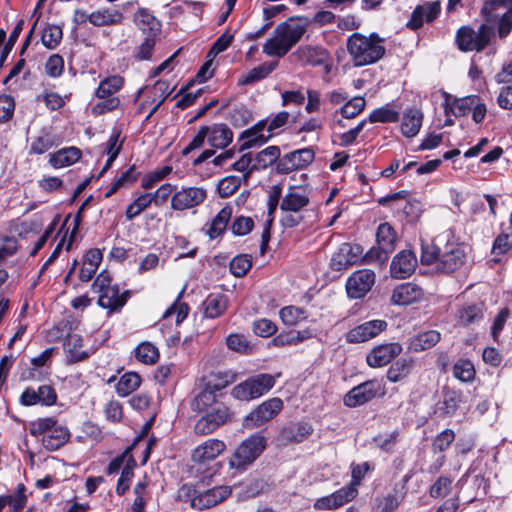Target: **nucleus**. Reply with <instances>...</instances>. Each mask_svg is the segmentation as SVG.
<instances>
[{"label": "nucleus", "mask_w": 512, "mask_h": 512, "mask_svg": "<svg viewBox=\"0 0 512 512\" xmlns=\"http://www.w3.org/2000/svg\"><path fill=\"white\" fill-rule=\"evenodd\" d=\"M58 144L59 141L56 135L42 129L39 135L32 138L29 144L28 155H43Z\"/></svg>", "instance_id": "38"}, {"label": "nucleus", "mask_w": 512, "mask_h": 512, "mask_svg": "<svg viewBox=\"0 0 512 512\" xmlns=\"http://www.w3.org/2000/svg\"><path fill=\"white\" fill-rule=\"evenodd\" d=\"M231 493L232 488L230 486H217L193 496L190 500V504L194 509H209L223 502L231 495Z\"/></svg>", "instance_id": "23"}, {"label": "nucleus", "mask_w": 512, "mask_h": 512, "mask_svg": "<svg viewBox=\"0 0 512 512\" xmlns=\"http://www.w3.org/2000/svg\"><path fill=\"white\" fill-rule=\"evenodd\" d=\"M387 327L388 322L383 319L365 321L350 329L346 333L345 339L350 344L367 342L386 331Z\"/></svg>", "instance_id": "15"}, {"label": "nucleus", "mask_w": 512, "mask_h": 512, "mask_svg": "<svg viewBox=\"0 0 512 512\" xmlns=\"http://www.w3.org/2000/svg\"><path fill=\"white\" fill-rule=\"evenodd\" d=\"M63 38L62 28L55 24H47L41 33V43L49 50L56 49Z\"/></svg>", "instance_id": "55"}, {"label": "nucleus", "mask_w": 512, "mask_h": 512, "mask_svg": "<svg viewBox=\"0 0 512 512\" xmlns=\"http://www.w3.org/2000/svg\"><path fill=\"white\" fill-rule=\"evenodd\" d=\"M512 250V235L507 232L499 233L493 240L491 247V255L493 258L491 262L500 264L503 256L507 255Z\"/></svg>", "instance_id": "45"}, {"label": "nucleus", "mask_w": 512, "mask_h": 512, "mask_svg": "<svg viewBox=\"0 0 512 512\" xmlns=\"http://www.w3.org/2000/svg\"><path fill=\"white\" fill-rule=\"evenodd\" d=\"M281 150L280 147L277 145H271L263 150L259 151L254 156V162H253V170L261 171L265 170L268 167L274 165V168L277 166L279 161L281 160Z\"/></svg>", "instance_id": "37"}, {"label": "nucleus", "mask_w": 512, "mask_h": 512, "mask_svg": "<svg viewBox=\"0 0 512 512\" xmlns=\"http://www.w3.org/2000/svg\"><path fill=\"white\" fill-rule=\"evenodd\" d=\"M297 60L303 65L312 67L322 66L326 75H329L333 67V59L330 52L321 45H302L294 52Z\"/></svg>", "instance_id": "11"}, {"label": "nucleus", "mask_w": 512, "mask_h": 512, "mask_svg": "<svg viewBox=\"0 0 512 512\" xmlns=\"http://www.w3.org/2000/svg\"><path fill=\"white\" fill-rule=\"evenodd\" d=\"M464 403L465 396L461 389L444 385L435 404L434 414L441 419L454 417Z\"/></svg>", "instance_id": "12"}, {"label": "nucleus", "mask_w": 512, "mask_h": 512, "mask_svg": "<svg viewBox=\"0 0 512 512\" xmlns=\"http://www.w3.org/2000/svg\"><path fill=\"white\" fill-rule=\"evenodd\" d=\"M366 106V100L364 97L356 96L350 100H347L344 105L336 111L340 113L345 119H353L357 117Z\"/></svg>", "instance_id": "58"}, {"label": "nucleus", "mask_w": 512, "mask_h": 512, "mask_svg": "<svg viewBox=\"0 0 512 512\" xmlns=\"http://www.w3.org/2000/svg\"><path fill=\"white\" fill-rule=\"evenodd\" d=\"M233 208L231 205H225L211 220L206 234L211 240L221 237L227 229L228 223L232 217Z\"/></svg>", "instance_id": "35"}, {"label": "nucleus", "mask_w": 512, "mask_h": 512, "mask_svg": "<svg viewBox=\"0 0 512 512\" xmlns=\"http://www.w3.org/2000/svg\"><path fill=\"white\" fill-rule=\"evenodd\" d=\"M174 88H171L170 83L167 80H157L153 87L152 91L154 96L160 98L159 101L153 106L148 115L146 116V121L158 110L164 100L172 93Z\"/></svg>", "instance_id": "61"}, {"label": "nucleus", "mask_w": 512, "mask_h": 512, "mask_svg": "<svg viewBox=\"0 0 512 512\" xmlns=\"http://www.w3.org/2000/svg\"><path fill=\"white\" fill-rule=\"evenodd\" d=\"M207 198L203 188L187 187L176 191L171 197V208L175 211H184L202 204Z\"/></svg>", "instance_id": "18"}, {"label": "nucleus", "mask_w": 512, "mask_h": 512, "mask_svg": "<svg viewBox=\"0 0 512 512\" xmlns=\"http://www.w3.org/2000/svg\"><path fill=\"white\" fill-rule=\"evenodd\" d=\"M234 413L225 403L217 404L203 415L195 424L194 431L198 435H207L229 422Z\"/></svg>", "instance_id": "10"}, {"label": "nucleus", "mask_w": 512, "mask_h": 512, "mask_svg": "<svg viewBox=\"0 0 512 512\" xmlns=\"http://www.w3.org/2000/svg\"><path fill=\"white\" fill-rule=\"evenodd\" d=\"M417 267V257L412 250L405 249L398 252L390 264V275L395 279L410 277Z\"/></svg>", "instance_id": "22"}, {"label": "nucleus", "mask_w": 512, "mask_h": 512, "mask_svg": "<svg viewBox=\"0 0 512 512\" xmlns=\"http://www.w3.org/2000/svg\"><path fill=\"white\" fill-rule=\"evenodd\" d=\"M491 23L485 21L478 26L477 30L471 25L460 26L455 33V44L458 50L464 53L484 51L495 35V28Z\"/></svg>", "instance_id": "2"}, {"label": "nucleus", "mask_w": 512, "mask_h": 512, "mask_svg": "<svg viewBox=\"0 0 512 512\" xmlns=\"http://www.w3.org/2000/svg\"><path fill=\"white\" fill-rule=\"evenodd\" d=\"M467 254L462 244L447 241L436 263L435 270L441 274H452L466 263Z\"/></svg>", "instance_id": "7"}, {"label": "nucleus", "mask_w": 512, "mask_h": 512, "mask_svg": "<svg viewBox=\"0 0 512 512\" xmlns=\"http://www.w3.org/2000/svg\"><path fill=\"white\" fill-rule=\"evenodd\" d=\"M384 39L376 32L369 36L354 32L346 41V48L355 67L377 63L386 53Z\"/></svg>", "instance_id": "1"}, {"label": "nucleus", "mask_w": 512, "mask_h": 512, "mask_svg": "<svg viewBox=\"0 0 512 512\" xmlns=\"http://www.w3.org/2000/svg\"><path fill=\"white\" fill-rule=\"evenodd\" d=\"M443 97L445 115L453 114L457 118L470 114L473 103L480 100V96L478 95H468L466 97L457 98L447 92H443Z\"/></svg>", "instance_id": "26"}, {"label": "nucleus", "mask_w": 512, "mask_h": 512, "mask_svg": "<svg viewBox=\"0 0 512 512\" xmlns=\"http://www.w3.org/2000/svg\"><path fill=\"white\" fill-rule=\"evenodd\" d=\"M363 248L357 243H342L330 260V268L333 271H343L356 264L365 263L363 260Z\"/></svg>", "instance_id": "13"}, {"label": "nucleus", "mask_w": 512, "mask_h": 512, "mask_svg": "<svg viewBox=\"0 0 512 512\" xmlns=\"http://www.w3.org/2000/svg\"><path fill=\"white\" fill-rule=\"evenodd\" d=\"M228 296L223 293H210L203 302L206 318L215 319L222 316L228 308Z\"/></svg>", "instance_id": "36"}, {"label": "nucleus", "mask_w": 512, "mask_h": 512, "mask_svg": "<svg viewBox=\"0 0 512 512\" xmlns=\"http://www.w3.org/2000/svg\"><path fill=\"white\" fill-rule=\"evenodd\" d=\"M424 114L416 107H407L402 115L401 132L406 138L415 137L423 123Z\"/></svg>", "instance_id": "29"}, {"label": "nucleus", "mask_w": 512, "mask_h": 512, "mask_svg": "<svg viewBox=\"0 0 512 512\" xmlns=\"http://www.w3.org/2000/svg\"><path fill=\"white\" fill-rule=\"evenodd\" d=\"M30 433L41 437L44 448H61L70 439L69 429L52 417L39 418L30 424Z\"/></svg>", "instance_id": "3"}, {"label": "nucleus", "mask_w": 512, "mask_h": 512, "mask_svg": "<svg viewBox=\"0 0 512 512\" xmlns=\"http://www.w3.org/2000/svg\"><path fill=\"white\" fill-rule=\"evenodd\" d=\"M242 179L239 176L229 175L219 181L217 191L221 198L232 196L241 186Z\"/></svg>", "instance_id": "63"}, {"label": "nucleus", "mask_w": 512, "mask_h": 512, "mask_svg": "<svg viewBox=\"0 0 512 512\" xmlns=\"http://www.w3.org/2000/svg\"><path fill=\"white\" fill-rule=\"evenodd\" d=\"M500 8H506L512 13V0H483L480 15L486 22H496L495 12Z\"/></svg>", "instance_id": "49"}, {"label": "nucleus", "mask_w": 512, "mask_h": 512, "mask_svg": "<svg viewBox=\"0 0 512 512\" xmlns=\"http://www.w3.org/2000/svg\"><path fill=\"white\" fill-rule=\"evenodd\" d=\"M82 347L83 339L80 335L69 334L65 338L63 342V348L67 353V359L69 363L84 361L89 357V354L86 351H83Z\"/></svg>", "instance_id": "40"}, {"label": "nucleus", "mask_w": 512, "mask_h": 512, "mask_svg": "<svg viewBox=\"0 0 512 512\" xmlns=\"http://www.w3.org/2000/svg\"><path fill=\"white\" fill-rule=\"evenodd\" d=\"M223 396H225V394H217V392L212 389H208V387L203 384L201 391L197 394L192 402V407L194 410L199 412L208 411L209 408L222 403L219 401V398Z\"/></svg>", "instance_id": "42"}, {"label": "nucleus", "mask_w": 512, "mask_h": 512, "mask_svg": "<svg viewBox=\"0 0 512 512\" xmlns=\"http://www.w3.org/2000/svg\"><path fill=\"white\" fill-rule=\"evenodd\" d=\"M133 21L142 33L149 36H159L162 24L148 8H139L133 16Z\"/></svg>", "instance_id": "28"}, {"label": "nucleus", "mask_w": 512, "mask_h": 512, "mask_svg": "<svg viewBox=\"0 0 512 512\" xmlns=\"http://www.w3.org/2000/svg\"><path fill=\"white\" fill-rule=\"evenodd\" d=\"M237 373L231 369L211 371L202 379V383L215 392H221L237 380Z\"/></svg>", "instance_id": "32"}, {"label": "nucleus", "mask_w": 512, "mask_h": 512, "mask_svg": "<svg viewBox=\"0 0 512 512\" xmlns=\"http://www.w3.org/2000/svg\"><path fill=\"white\" fill-rule=\"evenodd\" d=\"M279 316L284 325L293 327L308 318V312L302 307L294 305L285 306L280 309Z\"/></svg>", "instance_id": "48"}, {"label": "nucleus", "mask_w": 512, "mask_h": 512, "mask_svg": "<svg viewBox=\"0 0 512 512\" xmlns=\"http://www.w3.org/2000/svg\"><path fill=\"white\" fill-rule=\"evenodd\" d=\"M399 119V112L391 109L390 104L376 108L368 115V121L370 123H396Z\"/></svg>", "instance_id": "56"}, {"label": "nucleus", "mask_w": 512, "mask_h": 512, "mask_svg": "<svg viewBox=\"0 0 512 512\" xmlns=\"http://www.w3.org/2000/svg\"><path fill=\"white\" fill-rule=\"evenodd\" d=\"M259 450H234L229 458L230 468L236 470H245L247 466L251 465L260 455Z\"/></svg>", "instance_id": "50"}, {"label": "nucleus", "mask_w": 512, "mask_h": 512, "mask_svg": "<svg viewBox=\"0 0 512 512\" xmlns=\"http://www.w3.org/2000/svg\"><path fill=\"white\" fill-rule=\"evenodd\" d=\"M125 80L120 75H110L102 79L95 91L99 99L118 98L115 96L124 86Z\"/></svg>", "instance_id": "41"}, {"label": "nucleus", "mask_w": 512, "mask_h": 512, "mask_svg": "<svg viewBox=\"0 0 512 512\" xmlns=\"http://www.w3.org/2000/svg\"><path fill=\"white\" fill-rule=\"evenodd\" d=\"M153 203L150 192L141 193L125 210V218L128 221L135 219Z\"/></svg>", "instance_id": "54"}, {"label": "nucleus", "mask_w": 512, "mask_h": 512, "mask_svg": "<svg viewBox=\"0 0 512 512\" xmlns=\"http://www.w3.org/2000/svg\"><path fill=\"white\" fill-rule=\"evenodd\" d=\"M397 233L388 222L381 223L376 231V245L363 256L365 263H385L396 249Z\"/></svg>", "instance_id": "4"}, {"label": "nucleus", "mask_w": 512, "mask_h": 512, "mask_svg": "<svg viewBox=\"0 0 512 512\" xmlns=\"http://www.w3.org/2000/svg\"><path fill=\"white\" fill-rule=\"evenodd\" d=\"M441 13L440 1L426 2L423 5H417L411 13L410 19L406 23V27L412 31L420 29L424 21L427 23L434 22Z\"/></svg>", "instance_id": "21"}, {"label": "nucleus", "mask_w": 512, "mask_h": 512, "mask_svg": "<svg viewBox=\"0 0 512 512\" xmlns=\"http://www.w3.org/2000/svg\"><path fill=\"white\" fill-rule=\"evenodd\" d=\"M310 203V199L305 194L295 191V187L291 186L280 203V209L286 212H299Z\"/></svg>", "instance_id": "43"}, {"label": "nucleus", "mask_w": 512, "mask_h": 512, "mask_svg": "<svg viewBox=\"0 0 512 512\" xmlns=\"http://www.w3.org/2000/svg\"><path fill=\"white\" fill-rule=\"evenodd\" d=\"M232 130L224 123H215L209 126L207 135L208 144L214 149H225L233 141Z\"/></svg>", "instance_id": "33"}, {"label": "nucleus", "mask_w": 512, "mask_h": 512, "mask_svg": "<svg viewBox=\"0 0 512 512\" xmlns=\"http://www.w3.org/2000/svg\"><path fill=\"white\" fill-rule=\"evenodd\" d=\"M267 123L268 118L261 119L251 127L242 131L238 137V141L241 142L238 147V152L241 153L251 148L261 147L269 142L271 135L263 133L266 129Z\"/></svg>", "instance_id": "17"}, {"label": "nucleus", "mask_w": 512, "mask_h": 512, "mask_svg": "<svg viewBox=\"0 0 512 512\" xmlns=\"http://www.w3.org/2000/svg\"><path fill=\"white\" fill-rule=\"evenodd\" d=\"M313 431L312 425L306 421H291L280 429L277 440L284 445L297 444L309 438Z\"/></svg>", "instance_id": "20"}, {"label": "nucleus", "mask_w": 512, "mask_h": 512, "mask_svg": "<svg viewBox=\"0 0 512 512\" xmlns=\"http://www.w3.org/2000/svg\"><path fill=\"white\" fill-rule=\"evenodd\" d=\"M123 18L124 16L120 11L105 8L92 12L90 23L97 27L117 25L122 23Z\"/></svg>", "instance_id": "46"}, {"label": "nucleus", "mask_w": 512, "mask_h": 512, "mask_svg": "<svg viewBox=\"0 0 512 512\" xmlns=\"http://www.w3.org/2000/svg\"><path fill=\"white\" fill-rule=\"evenodd\" d=\"M135 358L146 365H152L159 359V350L152 343L145 341L136 346L134 349Z\"/></svg>", "instance_id": "52"}, {"label": "nucleus", "mask_w": 512, "mask_h": 512, "mask_svg": "<svg viewBox=\"0 0 512 512\" xmlns=\"http://www.w3.org/2000/svg\"><path fill=\"white\" fill-rule=\"evenodd\" d=\"M423 289L417 284L406 282L397 285L391 295V303L398 306H408L423 298Z\"/></svg>", "instance_id": "25"}, {"label": "nucleus", "mask_w": 512, "mask_h": 512, "mask_svg": "<svg viewBox=\"0 0 512 512\" xmlns=\"http://www.w3.org/2000/svg\"><path fill=\"white\" fill-rule=\"evenodd\" d=\"M315 155V148L312 146L285 153L274 168V171L277 174L286 175L294 171L306 169L314 161Z\"/></svg>", "instance_id": "9"}, {"label": "nucleus", "mask_w": 512, "mask_h": 512, "mask_svg": "<svg viewBox=\"0 0 512 512\" xmlns=\"http://www.w3.org/2000/svg\"><path fill=\"white\" fill-rule=\"evenodd\" d=\"M142 379L136 372H126L118 380L115 390L120 397H126L133 393L140 385Z\"/></svg>", "instance_id": "47"}, {"label": "nucleus", "mask_w": 512, "mask_h": 512, "mask_svg": "<svg viewBox=\"0 0 512 512\" xmlns=\"http://www.w3.org/2000/svg\"><path fill=\"white\" fill-rule=\"evenodd\" d=\"M283 406V401L279 397L263 401L243 419V427L253 429L266 424L281 412Z\"/></svg>", "instance_id": "8"}, {"label": "nucleus", "mask_w": 512, "mask_h": 512, "mask_svg": "<svg viewBox=\"0 0 512 512\" xmlns=\"http://www.w3.org/2000/svg\"><path fill=\"white\" fill-rule=\"evenodd\" d=\"M172 172V166L165 165L145 174L141 180V187L145 190L152 189L158 182L165 179Z\"/></svg>", "instance_id": "62"}, {"label": "nucleus", "mask_w": 512, "mask_h": 512, "mask_svg": "<svg viewBox=\"0 0 512 512\" xmlns=\"http://www.w3.org/2000/svg\"><path fill=\"white\" fill-rule=\"evenodd\" d=\"M45 73L51 78H59L65 70V62L60 54H52L44 64Z\"/></svg>", "instance_id": "64"}, {"label": "nucleus", "mask_w": 512, "mask_h": 512, "mask_svg": "<svg viewBox=\"0 0 512 512\" xmlns=\"http://www.w3.org/2000/svg\"><path fill=\"white\" fill-rule=\"evenodd\" d=\"M402 350V345L398 342L380 344L367 354L366 362L372 368L383 367L398 357Z\"/></svg>", "instance_id": "19"}, {"label": "nucleus", "mask_w": 512, "mask_h": 512, "mask_svg": "<svg viewBox=\"0 0 512 512\" xmlns=\"http://www.w3.org/2000/svg\"><path fill=\"white\" fill-rule=\"evenodd\" d=\"M308 24V19L305 17H291L287 21L278 24L274 34L279 36L282 42L291 50L301 40Z\"/></svg>", "instance_id": "14"}, {"label": "nucleus", "mask_w": 512, "mask_h": 512, "mask_svg": "<svg viewBox=\"0 0 512 512\" xmlns=\"http://www.w3.org/2000/svg\"><path fill=\"white\" fill-rule=\"evenodd\" d=\"M442 249L443 246L438 244L436 240H421L420 263L425 266H429L432 264L436 266Z\"/></svg>", "instance_id": "51"}, {"label": "nucleus", "mask_w": 512, "mask_h": 512, "mask_svg": "<svg viewBox=\"0 0 512 512\" xmlns=\"http://www.w3.org/2000/svg\"><path fill=\"white\" fill-rule=\"evenodd\" d=\"M182 293H180L170 307L163 313L162 318L167 319L168 317L176 314L175 322L177 325L181 324L188 316L190 307L187 303L181 302L180 299Z\"/></svg>", "instance_id": "60"}, {"label": "nucleus", "mask_w": 512, "mask_h": 512, "mask_svg": "<svg viewBox=\"0 0 512 512\" xmlns=\"http://www.w3.org/2000/svg\"><path fill=\"white\" fill-rule=\"evenodd\" d=\"M415 367L413 357H403L394 361L386 371V378L391 383L405 381L412 373Z\"/></svg>", "instance_id": "31"}, {"label": "nucleus", "mask_w": 512, "mask_h": 512, "mask_svg": "<svg viewBox=\"0 0 512 512\" xmlns=\"http://www.w3.org/2000/svg\"><path fill=\"white\" fill-rule=\"evenodd\" d=\"M484 318V304L473 303L464 305L457 309L456 320L460 326L468 327L472 324L479 323Z\"/></svg>", "instance_id": "34"}, {"label": "nucleus", "mask_w": 512, "mask_h": 512, "mask_svg": "<svg viewBox=\"0 0 512 512\" xmlns=\"http://www.w3.org/2000/svg\"><path fill=\"white\" fill-rule=\"evenodd\" d=\"M375 283V273L370 269L355 271L346 281L345 288L350 299L363 298Z\"/></svg>", "instance_id": "16"}, {"label": "nucleus", "mask_w": 512, "mask_h": 512, "mask_svg": "<svg viewBox=\"0 0 512 512\" xmlns=\"http://www.w3.org/2000/svg\"><path fill=\"white\" fill-rule=\"evenodd\" d=\"M82 157V151L76 146L64 147L49 154L48 163L54 169L71 166Z\"/></svg>", "instance_id": "30"}, {"label": "nucleus", "mask_w": 512, "mask_h": 512, "mask_svg": "<svg viewBox=\"0 0 512 512\" xmlns=\"http://www.w3.org/2000/svg\"><path fill=\"white\" fill-rule=\"evenodd\" d=\"M453 376L463 383L475 380L476 370L471 360L461 358L453 365Z\"/></svg>", "instance_id": "53"}, {"label": "nucleus", "mask_w": 512, "mask_h": 512, "mask_svg": "<svg viewBox=\"0 0 512 512\" xmlns=\"http://www.w3.org/2000/svg\"><path fill=\"white\" fill-rule=\"evenodd\" d=\"M98 295V305L114 312L121 309L127 303L130 291L125 290L123 293H120L118 284H113Z\"/></svg>", "instance_id": "27"}, {"label": "nucleus", "mask_w": 512, "mask_h": 512, "mask_svg": "<svg viewBox=\"0 0 512 512\" xmlns=\"http://www.w3.org/2000/svg\"><path fill=\"white\" fill-rule=\"evenodd\" d=\"M384 387L380 380L374 378L364 381L351 388L343 396V404L348 408L365 405L373 399L384 395Z\"/></svg>", "instance_id": "6"}, {"label": "nucleus", "mask_w": 512, "mask_h": 512, "mask_svg": "<svg viewBox=\"0 0 512 512\" xmlns=\"http://www.w3.org/2000/svg\"><path fill=\"white\" fill-rule=\"evenodd\" d=\"M441 340L440 332L427 330L414 336L409 343V348L414 352H421L433 348Z\"/></svg>", "instance_id": "44"}, {"label": "nucleus", "mask_w": 512, "mask_h": 512, "mask_svg": "<svg viewBox=\"0 0 512 512\" xmlns=\"http://www.w3.org/2000/svg\"><path fill=\"white\" fill-rule=\"evenodd\" d=\"M158 36H145L143 41L138 45L134 52L132 57L136 61H148L151 60L153 56V52L155 49L156 41Z\"/></svg>", "instance_id": "59"}, {"label": "nucleus", "mask_w": 512, "mask_h": 512, "mask_svg": "<svg viewBox=\"0 0 512 512\" xmlns=\"http://www.w3.org/2000/svg\"><path fill=\"white\" fill-rule=\"evenodd\" d=\"M274 385L275 378L273 375L260 373L235 385L231 390V396L236 400L248 402L268 393Z\"/></svg>", "instance_id": "5"}, {"label": "nucleus", "mask_w": 512, "mask_h": 512, "mask_svg": "<svg viewBox=\"0 0 512 512\" xmlns=\"http://www.w3.org/2000/svg\"><path fill=\"white\" fill-rule=\"evenodd\" d=\"M278 66V61L264 62L238 79L239 86L251 85L268 77Z\"/></svg>", "instance_id": "39"}, {"label": "nucleus", "mask_w": 512, "mask_h": 512, "mask_svg": "<svg viewBox=\"0 0 512 512\" xmlns=\"http://www.w3.org/2000/svg\"><path fill=\"white\" fill-rule=\"evenodd\" d=\"M358 494V490L354 485H348L332 493L331 495L319 498L314 503L315 509L332 510L338 509L346 503L352 501Z\"/></svg>", "instance_id": "24"}, {"label": "nucleus", "mask_w": 512, "mask_h": 512, "mask_svg": "<svg viewBox=\"0 0 512 512\" xmlns=\"http://www.w3.org/2000/svg\"><path fill=\"white\" fill-rule=\"evenodd\" d=\"M252 263V256L250 254H238L230 261L229 269L233 276L241 278L250 271Z\"/></svg>", "instance_id": "57"}]
</instances>
